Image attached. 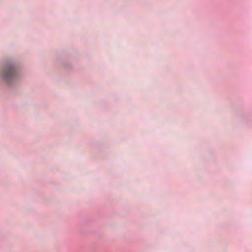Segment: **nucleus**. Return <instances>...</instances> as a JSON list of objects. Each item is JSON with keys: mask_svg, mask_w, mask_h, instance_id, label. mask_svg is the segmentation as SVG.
<instances>
[{"mask_svg": "<svg viewBox=\"0 0 252 252\" xmlns=\"http://www.w3.org/2000/svg\"><path fill=\"white\" fill-rule=\"evenodd\" d=\"M14 75V69L13 66H9L3 73L2 76L5 80L12 79Z\"/></svg>", "mask_w": 252, "mask_h": 252, "instance_id": "f257e3e1", "label": "nucleus"}]
</instances>
